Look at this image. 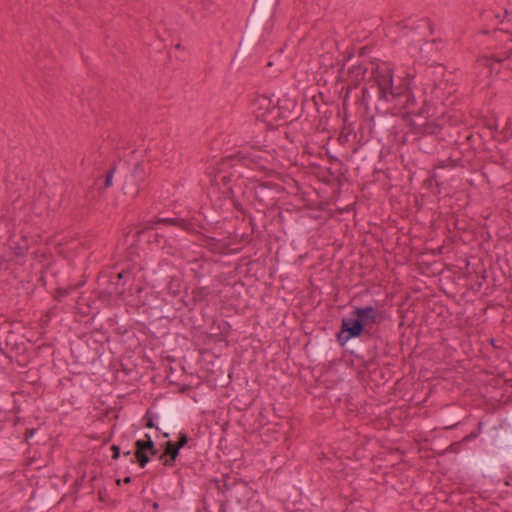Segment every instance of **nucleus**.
Instances as JSON below:
<instances>
[{
	"label": "nucleus",
	"instance_id": "39448f33",
	"mask_svg": "<svg viewBox=\"0 0 512 512\" xmlns=\"http://www.w3.org/2000/svg\"><path fill=\"white\" fill-rule=\"evenodd\" d=\"M179 407L180 405L175 402L161 403L158 407L160 427H157V430L161 431L165 438L169 437L170 431H176L181 427Z\"/></svg>",
	"mask_w": 512,
	"mask_h": 512
},
{
	"label": "nucleus",
	"instance_id": "4c0bfd02",
	"mask_svg": "<svg viewBox=\"0 0 512 512\" xmlns=\"http://www.w3.org/2000/svg\"><path fill=\"white\" fill-rule=\"evenodd\" d=\"M185 305L188 307L189 311H192L194 309V307L196 306V305H193L192 298L188 302H185Z\"/></svg>",
	"mask_w": 512,
	"mask_h": 512
},
{
	"label": "nucleus",
	"instance_id": "aec40b11",
	"mask_svg": "<svg viewBox=\"0 0 512 512\" xmlns=\"http://www.w3.org/2000/svg\"><path fill=\"white\" fill-rule=\"evenodd\" d=\"M10 248L13 250L16 257H24L29 250L28 238L22 236L20 241L11 240Z\"/></svg>",
	"mask_w": 512,
	"mask_h": 512
},
{
	"label": "nucleus",
	"instance_id": "20e7f679",
	"mask_svg": "<svg viewBox=\"0 0 512 512\" xmlns=\"http://www.w3.org/2000/svg\"><path fill=\"white\" fill-rule=\"evenodd\" d=\"M258 101L260 108H265V113L262 114V117H265L264 121L289 123L298 118L297 102L288 95H283L272 107V101L267 97H262Z\"/></svg>",
	"mask_w": 512,
	"mask_h": 512
},
{
	"label": "nucleus",
	"instance_id": "37998d69",
	"mask_svg": "<svg viewBox=\"0 0 512 512\" xmlns=\"http://www.w3.org/2000/svg\"><path fill=\"white\" fill-rule=\"evenodd\" d=\"M130 454H131V451H130V450H128V451H126V452H124V456H130Z\"/></svg>",
	"mask_w": 512,
	"mask_h": 512
},
{
	"label": "nucleus",
	"instance_id": "a19ab883",
	"mask_svg": "<svg viewBox=\"0 0 512 512\" xmlns=\"http://www.w3.org/2000/svg\"><path fill=\"white\" fill-rule=\"evenodd\" d=\"M34 434V430H26V438L32 436Z\"/></svg>",
	"mask_w": 512,
	"mask_h": 512
},
{
	"label": "nucleus",
	"instance_id": "f3484780",
	"mask_svg": "<svg viewBox=\"0 0 512 512\" xmlns=\"http://www.w3.org/2000/svg\"><path fill=\"white\" fill-rule=\"evenodd\" d=\"M148 437H150V435L145 434L144 439H139L134 443V459H131V463H137L141 468H144L150 461L147 446Z\"/></svg>",
	"mask_w": 512,
	"mask_h": 512
},
{
	"label": "nucleus",
	"instance_id": "72a5a7b5",
	"mask_svg": "<svg viewBox=\"0 0 512 512\" xmlns=\"http://www.w3.org/2000/svg\"><path fill=\"white\" fill-rule=\"evenodd\" d=\"M354 71L357 72V75L362 74L364 76V74L367 72V68L362 65H358L357 67H353V72Z\"/></svg>",
	"mask_w": 512,
	"mask_h": 512
},
{
	"label": "nucleus",
	"instance_id": "a211bd4d",
	"mask_svg": "<svg viewBox=\"0 0 512 512\" xmlns=\"http://www.w3.org/2000/svg\"><path fill=\"white\" fill-rule=\"evenodd\" d=\"M500 449L499 457L512 459V433L501 432L497 441Z\"/></svg>",
	"mask_w": 512,
	"mask_h": 512
},
{
	"label": "nucleus",
	"instance_id": "ea45409f",
	"mask_svg": "<svg viewBox=\"0 0 512 512\" xmlns=\"http://www.w3.org/2000/svg\"><path fill=\"white\" fill-rule=\"evenodd\" d=\"M122 481H123V483H125V484H129V483H131L132 479H131V477H130V476H126Z\"/></svg>",
	"mask_w": 512,
	"mask_h": 512
},
{
	"label": "nucleus",
	"instance_id": "dca6fc26",
	"mask_svg": "<svg viewBox=\"0 0 512 512\" xmlns=\"http://www.w3.org/2000/svg\"><path fill=\"white\" fill-rule=\"evenodd\" d=\"M55 488L54 487H50V488H41V487H38L33 493H32V496H31V500L33 502V504L38 508V509H45L47 508L48 506H50L54 501H55V492H54Z\"/></svg>",
	"mask_w": 512,
	"mask_h": 512
},
{
	"label": "nucleus",
	"instance_id": "4468645a",
	"mask_svg": "<svg viewBox=\"0 0 512 512\" xmlns=\"http://www.w3.org/2000/svg\"><path fill=\"white\" fill-rule=\"evenodd\" d=\"M155 224H163L166 226H174L178 227L184 231L191 232L193 231V225L184 218H170V217H163L162 213H159L155 216L154 220L149 221L147 223V228L153 229Z\"/></svg>",
	"mask_w": 512,
	"mask_h": 512
},
{
	"label": "nucleus",
	"instance_id": "c756f323",
	"mask_svg": "<svg viewBox=\"0 0 512 512\" xmlns=\"http://www.w3.org/2000/svg\"><path fill=\"white\" fill-rule=\"evenodd\" d=\"M456 420V417L453 416V415H446V423L448 424L445 428L447 429H452L454 428L457 424H459L460 422L459 421H455Z\"/></svg>",
	"mask_w": 512,
	"mask_h": 512
},
{
	"label": "nucleus",
	"instance_id": "8fccbe9b",
	"mask_svg": "<svg viewBox=\"0 0 512 512\" xmlns=\"http://www.w3.org/2000/svg\"><path fill=\"white\" fill-rule=\"evenodd\" d=\"M186 389H187V387H183V388L181 389V391H182V392H184V391H186Z\"/></svg>",
	"mask_w": 512,
	"mask_h": 512
},
{
	"label": "nucleus",
	"instance_id": "a878e982",
	"mask_svg": "<svg viewBox=\"0 0 512 512\" xmlns=\"http://www.w3.org/2000/svg\"><path fill=\"white\" fill-rule=\"evenodd\" d=\"M190 441V437L185 432H180L178 435V440L174 441L176 445L182 449L184 446H186Z\"/></svg>",
	"mask_w": 512,
	"mask_h": 512
},
{
	"label": "nucleus",
	"instance_id": "f03ea898",
	"mask_svg": "<svg viewBox=\"0 0 512 512\" xmlns=\"http://www.w3.org/2000/svg\"><path fill=\"white\" fill-rule=\"evenodd\" d=\"M411 89L408 86L393 87L392 71H387L385 75L378 76L370 87L362 89V103L365 112L375 117V114H387L391 112L393 115L402 110H406L408 95Z\"/></svg>",
	"mask_w": 512,
	"mask_h": 512
},
{
	"label": "nucleus",
	"instance_id": "58836bf2",
	"mask_svg": "<svg viewBox=\"0 0 512 512\" xmlns=\"http://www.w3.org/2000/svg\"><path fill=\"white\" fill-rule=\"evenodd\" d=\"M177 284V287H179V280L178 279H172L169 283V288L172 289L173 285Z\"/></svg>",
	"mask_w": 512,
	"mask_h": 512
},
{
	"label": "nucleus",
	"instance_id": "4be33fe9",
	"mask_svg": "<svg viewBox=\"0 0 512 512\" xmlns=\"http://www.w3.org/2000/svg\"><path fill=\"white\" fill-rule=\"evenodd\" d=\"M199 240L201 241V244L204 247L208 248L213 253H217L221 249L220 241L217 240L214 237H210V236H207V235H204V234H200V239Z\"/></svg>",
	"mask_w": 512,
	"mask_h": 512
},
{
	"label": "nucleus",
	"instance_id": "3c124183",
	"mask_svg": "<svg viewBox=\"0 0 512 512\" xmlns=\"http://www.w3.org/2000/svg\"><path fill=\"white\" fill-rule=\"evenodd\" d=\"M116 482H117V485H120L121 480H120V479H118Z\"/></svg>",
	"mask_w": 512,
	"mask_h": 512
},
{
	"label": "nucleus",
	"instance_id": "b1692460",
	"mask_svg": "<svg viewBox=\"0 0 512 512\" xmlns=\"http://www.w3.org/2000/svg\"><path fill=\"white\" fill-rule=\"evenodd\" d=\"M225 194V197L226 198H229L231 201H232V204H233V207L241 212V213H244V208L243 206L241 205V203L239 202L238 199L235 198V195H234V190H233V187L232 186H229L226 191L224 192Z\"/></svg>",
	"mask_w": 512,
	"mask_h": 512
},
{
	"label": "nucleus",
	"instance_id": "1a4fd4ad",
	"mask_svg": "<svg viewBox=\"0 0 512 512\" xmlns=\"http://www.w3.org/2000/svg\"><path fill=\"white\" fill-rule=\"evenodd\" d=\"M465 463L475 472L483 476L499 472L501 459L499 456L474 455L465 458Z\"/></svg>",
	"mask_w": 512,
	"mask_h": 512
},
{
	"label": "nucleus",
	"instance_id": "f257e3e1",
	"mask_svg": "<svg viewBox=\"0 0 512 512\" xmlns=\"http://www.w3.org/2000/svg\"><path fill=\"white\" fill-rule=\"evenodd\" d=\"M351 307L348 316L341 319L336 341L354 357L363 358V341L372 337L371 330L385 319V312L377 304Z\"/></svg>",
	"mask_w": 512,
	"mask_h": 512
},
{
	"label": "nucleus",
	"instance_id": "473e14b6",
	"mask_svg": "<svg viewBox=\"0 0 512 512\" xmlns=\"http://www.w3.org/2000/svg\"><path fill=\"white\" fill-rule=\"evenodd\" d=\"M68 294V291L66 289L59 288L56 291V299L60 300L61 298L65 297Z\"/></svg>",
	"mask_w": 512,
	"mask_h": 512
},
{
	"label": "nucleus",
	"instance_id": "7c9ffc66",
	"mask_svg": "<svg viewBox=\"0 0 512 512\" xmlns=\"http://www.w3.org/2000/svg\"><path fill=\"white\" fill-rule=\"evenodd\" d=\"M115 293L114 290L113 291H108V290H105V291H101L99 293V296L98 298L101 300V301H106L108 302L111 298V295Z\"/></svg>",
	"mask_w": 512,
	"mask_h": 512
},
{
	"label": "nucleus",
	"instance_id": "393cba45",
	"mask_svg": "<svg viewBox=\"0 0 512 512\" xmlns=\"http://www.w3.org/2000/svg\"><path fill=\"white\" fill-rule=\"evenodd\" d=\"M482 422H478L477 424V428L472 431L471 433H469L468 435H466L463 439H462V442L464 443H467V442H470L474 439H476L482 432Z\"/></svg>",
	"mask_w": 512,
	"mask_h": 512
},
{
	"label": "nucleus",
	"instance_id": "0eeeda50",
	"mask_svg": "<svg viewBox=\"0 0 512 512\" xmlns=\"http://www.w3.org/2000/svg\"><path fill=\"white\" fill-rule=\"evenodd\" d=\"M283 192L281 185L271 181L259 182L254 187V197L263 208L272 207Z\"/></svg>",
	"mask_w": 512,
	"mask_h": 512
},
{
	"label": "nucleus",
	"instance_id": "de8ad7c7",
	"mask_svg": "<svg viewBox=\"0 0 512 512\" xmlns=\"http://www.w3.org/2000/svg\"><path fill=\"white\" fill-rule=\"evenodd\" d=\"M458 443H452V445L450 446L451 448H453L454 446H456Z\"/></svg>",
	"mask_w": 512,
	"mask_h": 512
},
{
	"label": "nucleus",
	"instance_id": "f704fd0d",
	"mask_svg": "<svg viewBox=\"0 0 512 512\" xmlns=\"http://www.w3.org/2000/svg\"><path fill=\"white\" fill-rule=\"evenodd\" d=\"M502 133L504 134V138H509L511 136L512 130L508 123H507L506 127L504 128V130L502 131Z\"/></svg>",
	"mask_w": 512,
	"mask_h": 512
},
{
	"label": "nucleus",
	"instance_id": "79ce46f5",
	"mask_svg": "<svg viewBox=\"0 0 512 512\" xmlns=\"http://www.w3.org/2000/svg\"><path fill=\"white\" fill-rule=\"evenodd\" d=\"M142 290H143V288H142V287L137 286V287H136V289H135V292H136V293H141V292H142Z\"/></svg>",
	"mask_w": 512,
	"mask_h": 512
},
{
	"label": "nucleus",
	"instance_id": "f8f14e48",
	"mask_svg": "<svg viewBox=\"0 0 512 512\" xmlns=\"http://www.w3.org/2000/svg\"><path fill=\"white\" fill-rule=\"evenodd\" d=\"M427 118L410 119L408 121L411 132L418 136L438 135L442 126L435 121L429 122Z\"/></svg>",
	"mask_w": 512,
	"mask_h": 512
},
{
	"label": "nucleus",
	"instance_id": "2f4dec72",
	"mask_svg": "<svg viewBox=\"0 0 512 512\" xmlns=\"http://www.w3.org/2000/svg\"><path fill=\"white\" fill-rule=\"evenodd\" d=\"M111 451H112V459L118 460L120 457V453H121L120 447L118 445H112Z\"/></svg>",
	"mask_w": 512,
	"mask_h": 512
},
{
	"label": "nucleus",
	"instance_id": "bb28decb",
	"mask_svg": "<svg viewBox=\"0 0 512 512\" xmlns=\"http://www.w3.org/2000/svg\"><path fill=\"white\" fill-rule=\"evenodd\" d=\"M148 456H156L158 455L159 450L156 448L155 442L152 440L151 436L148 437Z\"/></svg>",
	"mask_w": 512,
	"mask_h": 512
},
{
	"label": "nucleus",
	"instance_id": "09e8293b",
	"mask_svg": "<svg viewBox=\"0 0 512 512\" xmlns=\"http://www.w3.org/2000/svg\"><path fill=\"white\" fill-rule=\"evenodd\" d=\"M491 129H497V125H494L493 127H490Z\"/></svg>",
	"mask_w": 512,
	"mask_h": 512
},
{
	"label": "nucleus",
	"instance_id": "5701e85b",
	"mask_svg": "<svg viewBox=\"0 0 512 512\" xmlns=\"http://www.w3.org/2000/svg\"><path fill=\"white\" fill-rule=\"evenodd\" d=\"M146 428H156L160 427L159 418L157 417V412H154L152 409H148L143 417Z\"/></svg>",
	"mask_w": 512,
	"mask_h": 512
},
{
	"label": "nucleus",
	"instance_id": "6ab92c4d",
	"mask_svg": "<svg viewBox=\"0 0 512 512\" xmlns=\"http://www.w3.org/2000/svg\"><path fill=\"white\" fill-rule=\"evenodd\" d=\"M511 55V52L507 54L505 57H498V56H483L478 59V63L484 67H487L489 69V73H499V68L496 67V64H501L504 61L508 60Z\"/></svg>",
	"mask_w": 512,
	"mask_h": 512
},
{
	"label": "nucleus",
	"instance_id": "49530a36",
	"mask_svg": "<svg viewBox=\"0 0 512 512\" xmlns=\"http://www.w3.org/2000/svg\"><path fill=\"white\" fill-rule=\"evenodd\" d=\"M428 23L430 25V28H432V23H431V20L428 19Z\"/></svg>",
	"mask_w": 512,
	"mask_h": 512
},
{
	"label": "nucleus",
	"instance_id": "c9c22d12",
	"mask_svg": "<svg viewBox=\"0 0 512 512\" xmlns=\"http://www.w3.org/2000/svg\"><path fill=\"white\" fill-rule=\"evenodd\" d=\"M207 223L213 225L219 223V220H217L214 215L210 214L209 218L207 219Z\"/></svg>",
	"mask_w": 512,
	"mask_h": 512
},
{
	"label": "nucleus",
	"instance_id": "e433bc0d",
	"mask_svg": "<svg viewBox=\"0 0 512 512\" xmlns=\"http://www.w3.org/2000/svg\"><path fill=\"white\" fill-rule=\"evenodd\" d=\"M228 499H225L222 504L220 505L219 512H226V505H227Z\"/></svg>",
	"mask_w": 512,
	"mask_h": 512
},
{
	"label": "nucleus",
	"instance_id": "a18cd8bd",
	"mask_svg": "<svg viewBox=\"0 0 512 512\" xmlns=\"http://www.w3.org/2000/svg\"><path fill=\"white\" fill-rule=\"evenodd\" d=\"M252 161H253L254 163H258V162H259V161H258V159H255V158H253V159H252Z\"/></svg>",
	"mask_w": 512,
	"mask_h": 512
},
{
	"label": "nucleus",
	"instance_id": "9b49d317",
	"mask_svg": "<svg viewBox=\"0 0 512 512\" xmlns=\"http://www.w3.org/2000/svg\"><path fill=\"white\" fill-rule=\"evenodd\" d=\"M431 111V105L428 104L427 100L425 98L422 99L421 105L419 106V103L411 91V93L408 95V101L406 105L405 113L403 114V118L406 119H414L416 118H426L430 116Z\"/></svg>",
	"mask_w": 512,
	"mask_h": 512
},
{
	"label": "nucleus",
	"instance_id": "ddd939ff",
	"mask_svg": "<svg viewBox=\"0 0 512 512\" xmlns=\"http://www.w3.org/2000/svg\"><path fill=\"white\" fill-rule=\"evenodd\" d=\"M136 272L135 267L131 264H127L120 272L116 275V282H111L114 286V292L118 296H123L127 291V284L135 280Z\"/></svg>",
	"mask_w": 512,
	"mask_h": 512
},
{
	"label": "nucleus",
	"instance_id": "c03bdc74",
	"mask_svg": "<svg viewBox=\"0 0 512 512\" xmlns=\"http://www.w3.org/2000/svg\"><path fill=\"white\" fill-rule=\"evenodd\" d=\"M159 507V504L157 502L153 503V508L157 509Z\"/></svg>",
	"mask_w": 512,
	"mask_h": 512
},
{
	"label": "nucleus",
	"instance_id": "c85d7f7f",
	"mask_svg": "<svg viewBox=\"0 0 512 512\" xmlns=\"http://www.w3.org/2000/svg\"><path fill=\"white\" fill-rule=\"evenodd\" d=\"M119 366L120 368L116 369V378L120 377V373H123L124 375H129L133 372V369L125 367L123 363H120Z\"/></svg>",
	"mask_w": 512,
	"mask_h": 512
},
{
	"label": "nucleus",
	"instance_id": "7ed1b4c3",
	"mask_svg": "<svg viewBox=\"0 0 512 512\" xmlns=\"http://www.w3.org/2000/svg\"><path fill=\"white\" fill-rule=\"evenodd\" d=\"M272 3L273 2L269 0H257L256 9L252 15L251 22L246 32L245 38L242 42H240V49L238 52L235 53L234 57L232 58L231 65L238 66L241 59L249 51L252 43L255 41L259 33L262 22L267 17L270 11Z\"/></svg>",
	"mask_w": 512,
	"mask_h": 512
},
{
	"label": "nucleus",
	"instance_id": "423d86ee",
	"mask_svg": "<svg viewBox=\"0 0 512 512\" xmlns=\"http://www.w3.org/2000/svg\"><path fill=\"white\" fill-rule=\"evenodd\" d=\"M147 175L148 171L144 163L142 161L135 163L133 169L126 173L123 177V193L133 199L136 198Z\"/></svg>",
	"mask_w": 512,
	"mask_h": 512
},
{
	"label": "nucleus",
	"instance_id": "2eb2a0df",
	"mask_svg": "<svg viewBox=\"0 0 512 512\" xmlns=\"http://www.w3.org/2000/svg\"><path fill=\"white\" fill-rule=\"evenodd\" d=\"M162 449L163 451L158 457L159 461L165 467H174L181 449L172 440L163 443Z\"/></svg>",
	"mask_w": 512,
	"mask_h": 512
},
{
	"label": "nucleus",
	"instance_id": "6e6552de",
	"mask_svg": "<svg viewBox=\"0 0 512 512\" xmlns=\"http://www.w3.org/2000/svg\"><path fill=\"white\" fill-rule=\"evenodd\" d=\"M243 178L241 167L238 164H233L232 159H225L217 173L214 175L213 182L216 185L222 184L223 186H237Z\"/></svg>",
	"mask_w": 512,
	"mask_h": 512
},
{
	"label": "nucleus",
	"instance_id": "412c9836",
	"mask_svg": "<svg viewBox=\"0 0 512 512\" xmlns=\"http://www.w3.org/2000/svg\"><path fill=\"white\" fill-rule=\"evenodd\" d=\"M210 294L211 290L209 287H195L191 293L193 305H197L198 303L206 301Z\"/></svg>",
	"mask_w": 512,
	"mask_h": 512
},
{
	"label": "nucleus",
	"instance_id": "9d476101",
	"mask_svg": "<svg viewBox=\"0 0 512 512\" xmlns=\"http://www.w3.org/2000/svg\"><path fill=\"white\" fill-rule=\"evenodd\" d=\"M216 484V488L221 493L231 492L230 497H236L238 502H240V499L237 497L238 495L244 493H247L248 486L247 483L235 478L230 477L228 474H225L223 476L222 484L220 480H214Z\"/></svg>",
	"mask_w": 512,
	"mask_h": 512
},
{
	"label": "nucleus",
	"instance_id": "cd10ccee",
	"mask_svg": "<svg viewBox=\"0 0 512 512\" xmlns=\"http://www.w3.org/2000/svg\"><path fill=\"white\" fill-rule=\"evenodd\" d=\"M114 171L115 168H111L107 171L104 180V188H109L112 185Z\"/></svg>",
	"mask_w": 512,
	"mask_h": 512
}]
</instances>
